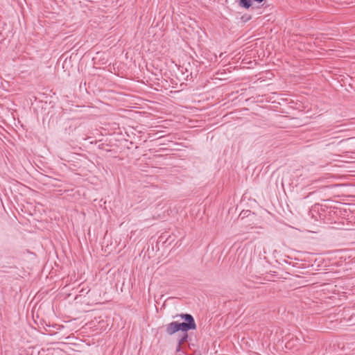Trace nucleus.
Segmentation results:
<instances>
[{"instance_id": "1", "label": "nucleus", "mask_w": 355, "mask_h": 355, "mask_svg": "<svg viewBox=\"0 0 355 355\" xmlns=\"http://www.w3.org/2000/svg\"><path fill=\"white\" fill-rule=\"evenodd\" d=\"M179 316L184 321L179 322L178 321H173L164 326L165 332L166 334L171 336L178 331H182L180 338L178 339V343L177 346V352L181 349V345L187 341L188 338L187 332L189 330L196 329V324L193 317L189 313H182Z\"/></svg>"}, {"instance_id": "2", "label": "nucleus", "mask_w": 355, "mask_h": 355, "mask_svg": "<svg viewBox=\"0 0 355 355\" xmlns=\"http://www.w3.org/2000/svg\"><path fill=\"white\" fill-rule=\"evenodd\" d=\"M252 4V0H239V5L245 9H248Z\"/></svg>"}, {"instance_id": "3", "label": "nucleus", "mask_w": 355, "mask_h": 355, "mask_svg": "<svg viewBox=\"0 0 355 355\" xmlns=\"http://www.w3.org/2000/svg\"><path fill=\"white\" fill-rule=\"evenodd\" d=\"M89 291H90V289L88 287L82 288L79 291L80 295H84V293L87 294L89 292Z\"/></svg>"}, {"instance_id": "4", "label": "nucleus", "mask_w": 355, "mask_h": 355, "mask_svg": "<svg viewBox=\"0 0 355 355\" xmlns=\"http://www.w3.org/2000/svg\"><path fill=\"white\" fill-rule=\"evenodd\" d=\"M330 144H334V142H331V143H330V144H327V146H329V145H330Z\"/></svg>"}]
</instances>
